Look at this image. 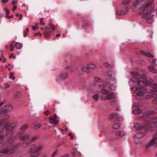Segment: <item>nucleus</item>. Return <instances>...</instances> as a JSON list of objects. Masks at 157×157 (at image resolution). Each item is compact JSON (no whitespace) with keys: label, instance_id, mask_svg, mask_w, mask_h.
<instances>
[{"label":"nucleus","instance_id":"nucleus-28","mask_svg":"<svg viewBox=\"0 0 157 157\" xmlns=\"http://www.w3.org/2000/svg\"><path fill=\"white\" fill-rule=\"evenodd\" d=\"M41 126L40 124H37L34 126L33 128L35 129H37L40 127Z\"/></svg>","mask_w":157,"mask_h":157},{"label":"nucleus","instance_id":"nucleus-61","mask_svg":"<svg viewBox=\"0 0 157 157\" xmlns=\"http://www.w3.org/2000/svg\"><path fill=\"white\" fill-rule=\"evenodd\" d=\"M60 35H61L60 34H59V33L57 34L56 35V36L57 37H59L60 36Z\"/></svg>","mask_w":157,"mask_h":157},{"label":"nucleus","instance_id":"nucleus-7","mask_svg":"<svg viewBox=\"0 0 157 157\" xmlns=\"http://www.w3.org/2000/svg\"><path fill=\"white\" fill-rule=\"evenodd\" d=\"M13 108V107L11 105H5L2 108L0 112L1 113L8 112L12 110Z\"/></svg>","mask_w":157,"mask_h":157},{"label":"nucleus","instance_id":"nucleus-62","mask_svg":"<svg viewBox=\"0 0 157 157\" xmlns=\"http://www.w3.org/2000/svg\"><path fill=\"white\" fill-rule=\"evenodd\" d=\"M42 148L41 147H37V150L38 149H39V150H40L42 149Z\"/></svg>","mask_w":157,"mask_h":157},{"label":"nucleus","instance_id":"nucleus-12","mask_svg":"<svg viewBox=\"0 0 157 157\" xmlns=\"http://www.w3.org/2000/svg\"><path fill=\"white\" fill-rule=\"evenodd\" d=\"M126 133L124 131H118L116 133V135L117 136L119 137H121L125 135Z\"/></svg>","mask_w":157,"mask_h":157},{"label":"nucleus","instance_id":"nucleus-37","mask_svg":"<svg viewBox=\"0 0 157 157\" xmlns=\"http://www.w3.org/2000/svg\"><path fill=\"white\" fill-rule=\"evenodd\" d=\"M146 56H147L148 57H149L152 58L154 57L153 55L151 54L150 53H147Z\"/></svg>","mask_w":157,"mask_h":157},{"label":"nucleus","instance_id":"nucleus-46","mask_svg":"<svg viewBox=\"0 0 157 157\" xmlns=\"http://www.w3.org/2000/svg\"><path fill=\"white\" fill-rule=\"evenodd\" d=\"M44 113L46 115H48L50 114V112L48 110L44 112Z\"/></svg>","mask_w":157,"mask_h":157},{"label":"nucleus","instance_id":"nucleus-51","mask_svg":"<svg viewBox=\"0 0 157 157\" xmlns=\"http://www.w3.org/2000/svg\"><path fill=\"white\" fill-rule=\"evenodd\" d=\"M16 8L17 6L15 5H14L12 9V11H14L16 9Z\"/></svg>","mask_w":157,"mask_h":157},{"label":"nucleus","instance_id":"nucleus-59","mask_svg":"<svg viewBox=\"0 0 157 157\" xmlns=\"http://www.w3.org/2000/svg\"><path fill=\"white\" fill-rule=\"evenodd\" d=\"M22 17H23L22 15L21 14H20L19 20H21V18H22Z\"/></svg>","mask_w":157,"mask_h":157},{"label":"nucleus","instance_id":"nucleus-10","mask_svg":"<svg viewBox=\"0 0 157 157\" xmlns=\"http://www.w3.org/2000/svg\"><path fill=\"white\" fill-rule=\"evenodd\" d=\"M68 76V75L67 72H63L59 75V78L60 79L63 80L66 79Z\"/></svg>","mask_w":157,"mask_h":157},{"label":"nucleus","instance_id":"nucleus-8","mask_svg":"<svg viewBox=\"0 0 157 157\" xmlns=\"http://www.w3.org/2000/svg\"><path fill=\"white\" fill-rule=\"evenodd\" d=\"M0 125L4 126L6 131H9L13 128V126L7 122H5L4 123L1 124Z\"/></svg>","mask_w":157,"mask_h":157},{"label":"nucleus","instance_id":"nucleus-35","mask_svg":"<svg viewBox=\"0 0 157 157\" xmlns=\"http://www.w3.org/2000/svg\"><path fill=\"white\" fill-rule=\"evenodd\" d=\"M130 0H124L122 2V4L124 5H126L130 2Z\"/></svg>","mask_w":157,"mask_h":157},{"label":"nucleus","instance_id":"nucleus-39","mask_svg":"<svg viewBox=\"0 0 157 157\" xmlns=\"http://www.w3.org/2000/svg\"><path fill=\"white\" fill-rule=\"evenodd\" d=\"M152 103L154 104L157 105V99H153L152 100Z\"/></svg>","mask_w":157,"mask_h":157},{"label":"nucleus","instance_id":"nucleus-5","mask_svg":"<svg viewBox=\"0 0 157 157\" xmlns=\"http://www.w3.org/2000/svg\"><path fill=\"white\" fill-rule=\"evenodd\" d=\"M154 144L157 145V132L153 136V138L145 145V148H148Z\"/></svg>","mask_w":157,"mask_h":157},{"label":"nucleus","instance_id":"nucleus-48","mask_svg":"<svg viewBox=\"0 0 157 157\" xmlns=\"http://www.w3.org/2000/svg\"><path fill=\"white\" fill-rule=\"evenodd\" d=\"M6 17L8 19H10L11 18H13V15H11V16H8L7 15H6Z\"/></svg>","mask_w":157,"mask_h":157},{"label":"nucleus","instance_id":"nucleus-15","mask_svg":"<svg viewBox=\"0 0 157 157\" xmlns=\"http://www.w3.org/2000/svg\"><path fill=\"white\" fill-rule=\"evenodd\" d=\"M15 46L17 49H20L22 48V44L20 43L16 42L15 44Z\"/></svg>","mask_w":157,"mask_h":157},{"label":"nucleus","instance_id":"nucleus-57","mask_svg":"<svg viewBox=\"0 0 157 157\" xmlns=\"http://www.w3.org/2000/svg\"><path fill=\"white\" fill-rule=\"evenodd\" d=\"M17 3V1L16 0H13L12 2V4H16Z\"/></svg>","mask_w":157,"mask_h":157},{"label":"nucleus","instance_id":"nucleus-58","mask_svg":"<svg viewBox=\"0 0 157 157\" xmlns=\"http://www.w3.org/2000/svg\"><path fill=\"white\" fill-rule=\"evenodd\" d=\"M24 36L25 37H26L27 36V32H26V31H24Z\"/></svg>","mask_w":157,"mask_h":157},{"label":"nucleus","instance_id":"nucleus-18","mask_svg":"<svg viewBox=\"0 0 157 157\" xmlns=\"http://www.w3.org/2000/svg\"><path fill=\"white\" fill-rule=\"evenodd\" d=\"M121 126V125L120 123H116L113 125V128L114 129H118Z\"/></svg>","mask_w":157,"mask_h":157},{"label":"nucleus","instance_id":"nucleus-63","mask_svg":"<svg viewBox=\"0 0 157 157\" xmlns=\"http://www.w3.org/2000/svg\"><path fill=\"white\" fill-rule=\"evenodd\" d=\"M72 155L73 156H75V153H74V152H72Z\"/></svg>","mask_w":157,"mask_h":157},{"label":"nucleus","instance_id":"nucleus-21","mask_svg":"<svg viewBox=\"0 0 157 157\" xmlns=\"http://www.w3.org/2000/svg\"><path fill=\"white\" fill-rule=\"evenodd\" d=\"M9 85L8 83L4 84L2 87V88L3 90H5L9 87Z\"/></svg>","mask_w":157,"mask_h":157},{"label":"nucleus","instance_id":"nucleus-13","mask_svg":"<svg viewBox=\"0 0 157 157\" xmlns=\"http://www.w3.org/2000/svg\"><path fill=\"white\" fill-rule=\"evenodd\" d=\"M21 96V94L20 92L17 91L14 94V98L17 99L20 98Z\"/></svg>","mask_w":157,"mask_h":157},{"label":"nucleus","instance_id":"nucleus-6","mask_svg":"<svg viewBox=\"0 0 157 157\" xmlns=\"http://www.w3.org/2000/svg\"><path fill=\"white\" fill-rule=\"evenodd\" d=\"M113 98V94L109 92L108 94L104 95L101 96L100 98L101 100H105L112 99Z\"/></svg>","mask_w":157,"mask_h":157},{"label":"nucleus","instance_id":"nucleus-38","mask_svg":"<svg viewBox=\"0 0 157 157\" xmlns=\"http://www.w3.org/2000/svg\"><path fill=\"white\" fill-rule=\"evenodd\" d=\"M34 36H42V34L40 32H38V33L34 34Z\"/></svg>","mask_w":157,"mask_h":157},{"label":"nucleus","instance_id":"nucleus-14","mask_svg":"<svg viewBox=\"0 0 157 157\" xmlns=\"http://www.w3.org/2000/svg\"><path fill=\"white\" fill-rule=\"evenodd\" d=\"M149 71L155 73H157V70L153 68V66H150L148 67Z\"/></svg>","mask_w":157,"mask_h":157},{"label":"nucleus","instance_id":"nucleus-33","mask_svg":"<svg viewBox=\"0 0 157 157\" xmlns=\"http://www.w3.org/2000/svg\"><path fill=\"white\" fill-rule=\"evenodd\" d=\"M94 81L96 82H101V79L97 77L95 78Z\"/></svg>","mask_w":157,"mask_h":157},{"label":"nucleus","instance_id":"nucleus-53","mask_svg":"<svg viewBox=\"0 0 157 157\" xmlns=\"http://www.w3.org/2000/svg\"><path fill=\"white\" fill-rule=\"evenodd\" d=\"M50 26L51 28L50 29H52V30H53V31H54L55 30L54 27L53 25H51V26Z\"/></svg>","mask_w":157,"mask_h":157},{"label":"nucleus","instance_id":"nucleus-47","mask_svg":"<svg viewBox=\"0 0 157 157\" xmlns=\"http://www.w3.org/2000/svg\"><path fill=\"white\" fill-rule=\"evenodd\" d=\"M23 140L27 139V136L26 135H24L21 137Z\"/></svg>","mask_w":157,"mask_h":157},{"label":"nucleus","instance_id":"nucleus-45","mask_svg":"<svg viewBox=\"0 0 157 157\" xmlns=\"http://www.w3.org/2000/svg\"><path fill=\"white\" fill-rule=\"evenodd\" d=\"M27 125H24L22 127L21 129H22V131L21 132V133H23V130L24 129L27 128Z\"/></svg>","mask_w":157,"mask_h":157},{"label":"nucleus","instance_id":"nucleus-34","mask_svg":"<svg viewBox=\"0 0 157 157\" xmlns=\"http://www.w3.org/2000/svg\"><path fill=\"white\" fill-rule=\"evenodd\" d=\"M131 74L133 76H137L139 73L137 72H131Z\"/></svg>","mask_w":157,"mask_h":157},{"label":"nucleus","instance_id":"nucleus-32","mask_svg":"<svg viewBox=\"0 0 157 157\" xmlns=\"http://www.w3.org/2000/svg\"><path fill=\"white\" fill-rule=\"evenodd\" d=\"M93 98L94 100L97 101L98 99V96L97 94H95L93 96Z\"/></svg>","mask_w":157,"mask_h":157},{"label":"nucleus","instance_id":"nucleus-36","mask_svg":"<svg viewBox=\"0 0 157 157\" xmlns=\"http://www.w3.org/2000/svg\"><path fill=\"white\" fill-rule=\"evenodd\" d=\"M10 51H13V49H14V46H13V44H10Z\"/></svg>","mask_w":157,"mask_h":157},{"label":"nucleus","instance_id":"nucleus-56","mask_svg":"<svg viewBox=\"0 0 157 157\" xmlns=\"http://www.w3.org/2000/svg\"><path fill=\"white\" fill-rule=\"evenodd\" d=\"M9 0H2V2L4 3H6Z\"/></svg>","mask_w":157,"mask_h":157},{"label":"nucleus","instance_id":"nucleus-3","mask_svg":"<svg viewBox=\"0 0 157 157\" xmlns=\"http://www.w3.org/2000/svg\"><path fill=\"white\" fill-rule=\"evenodd\" d=\"M112 78L110 77H108V78H107L106 80V82L105 83H104V82H101L99 85V88L101 89L100 90V92L104 95L106 94H108V93L109 92L107 90H105L104 89V88L105 86H106L108 85V84L111 83H112V82L111 81L112 80Z\"/></svg>","mask_w":157,"mask_h":157},{"label":"nucleus","instance_id":"nucleus-22","mask_svg":"<svg viewBox=\"0 0 157 157\" xmlns=\"http://www.w3.org/2000/svg\"><path fill=\"white\" fill-rule=\"evenodd\" d=\"M131 80L133 82H138L139 81V79L136 77H132L131 78Z\"/></svg>","mask_w":157,"mask_h":157},{"label":"nucleus","instance_id":"nucleus-26","mask_svg":"<svg viewBox=\"0 0 157 157\" xmlns=\"http://www.w3.org/2000/svg\"><path fill=\"white\" fill-rule=\"evenodd\" d=\"M82 70L83 71L86 72L88 71L89 70V68L87 66L83 67L82 68Z\"/></svg>","mask_w":157,"mask_h":157},{"label":"nucleus","instance_id":"nucleus-41","mask_svg":"<svg viewBox=\"0 0 157 157\" xmlns=\"http://www.w3.org/2000/svg\"><path fill=\"white\" fill-rule=\"evenodd\" d=\"M156 61H157V59H153L152 61V63L154 64L157 65V64L155 63H156Z\"/></svg>","mask_w":157,"mask_h":157},{"label":"nucleus","instance_id":"nucleus-17","mask_svg":"<svg viewBox=\"0 0 157 157\" xmlns=\"http://www.w3.org/2000/svg\"><path fill=\"white\" fill-rule=\"evenodd\" d=\"M39 155L38 152L35 151L34 152L32 153L30 155V157H37Z\"/></svg>","mask_w":157,"mask_h":157},{"label":"nucleus","instance_id":"nucleus-9","mask_svg":"<svg viewBox=\"0 0 157 157\" xmlns=\"http://www.w3.org/2000/svg\"><path fill=\"white\" fill-rule=\"evenodd\" d=\"M57 117L56 114H55L53 117H49L50 124H57L59 122V121L57 120Z\"/></svg>","mask_w":157,"mask_h":157},{"label":"nucleus","instance_id":"nucleus-49","mask_svg":"<svg viewBox=\"0 0 157 157\" xmlns=\"http://www.w3.org/2000/svg\"><path fill=\"white\" fill-rule=\"evenodd\" d=\"M108 87L109 88V89L111 90H114L115 89V87L114 86H113V87H112L110 86H109Z\"/></svg>","mask_w":157,"mask_h":157},{"label":"nucleus","instance_id":"nucleus-27","mask_svg":"<svg viewBox=\"0 0 157 157\" xmlns=\"http://www.w3.org/2000/svg\"><path fill=\"white\" fill-rule=\"evenodd\" d=\"M139 4V3L138 2H136L134 3V7H133V10L134 11H136V10H135L134 9V8H136V6H138Z\"/></svg>","mask_w":157,"mask_h":157},{"label":"nucleus","instance_id":"nucleus-16","mask_svg":"<svg viewBox=\"0 0 157 157\" xmlns=\"http://www.w3.org/2000/svg\"><path fill=\"white\" fill-rule=\"evenodd\" d=\"M138 85L142 86H145L147 85V83L144 81H139L137 82Z\"/></svg>","mask_w":157,"mask_h":157},{"label":"nucleus","instance_id":"nucleus-23","mask_svg":"<svg viewBox=\"0 0 157 157\" xmlns=\"http://www.w3.org/2000/svg\"><path fill=\"white\" fill-rule=\"evenodd\" d=\"M141 111L139 109H136L133 111V113L135 114H138L141 112Z\"/></svg>","mask_w":157,"mask_h":157},{"label":"nucleus","instance_id":"nucleus-29","mask_svg":"<svg viewBox=\"0 0 157 157\" xmlns=\"http://www.w3.org/2000/svg\"><path fill=\"white\" fill-rule=\"evenodd\" d=\"M44 20V18L43 17L41 18L40 19V25H45V22H43V21Z\"/></svg>","mask_w":157,"mask_h":157},{"label":"nucleus","instance_id":"nucleus-54","mask_svg":"<svg viewBox=\"0 0 157 157\" xmlns=\"http://www.w3.org/2000/svg\"><path fill=\"white\" fill-rule=\"evenodd\" d=\"M69 135L71 137V139H73V136L72 133H69Z\"/></svg>","mask_w":157,"mask_h":157},{"label":"nucleus","instance_id":"nucleus-60","mask_svg":"<svg viewBox=\"0 0 157 157\" xmlns=\"http://www.w3.org/2000/svg\"><path fill=\"white\" fill-rule=\"evenodd\" d=\"M36 137H33V138H32V139L31 140L32 141H34L36 139Z\"/></svg>","mask_w":157,"mask_h":157},{"label":"nucleus","instance_id":"nucleus-40","mask_svg":"<svg viewBox=\"0 0 157 157\" xmlns=\"http://www.w3.org/2000/svg\"><path fill=\"white\" fill-rule=\"evenodd\" d=\"M32 29L34 30H35L39 29L38 27L37 26H32Z\"/></svg>","mask_w":157,"mask_h":157},{"label":"nucleus","instance_id":"nucleus-31","mask_svg":"<svg viewBox=\"0 0 157 157\" xmlns=\"http://www.w3.org/2000/svg\"><path fill=\"white\" fill-rule=\"evenodd\" d=\"M151 97L154 98V99H157V94L155 93H152L151 94Z\"/></svg>","mask_w":157,"mask_h":157},{"label":"nucleus","instance_id":"nucleus-30","mask_svg":"<svg viewBox=\"0 0 157 157\" xmlns=\"http://www.w3.org/2000/svg\"><path fill=\"white\" fill-rule=\"evenodd\" d=\"M10 78H12L13 79H14L15 78V77L13 76L14 73L12 72H10Z\"/></svg>","mask_w":157,"mask_h":157},{"label":"nucleus","instance_id":"nucleus-55","mask_svg":"<svg viewBox=\"0 0 157 157\" xmlns=\"http://www.w3.org/2000/svg\"><path fill=\"white\" fill-rule=\"evenodd\" d=\"M140 52L141 54H142V55H146V54H147V53H146L144 51H141Z\"/></svg>","mask_w":157,"mask_h":157},{"label":"nucleus","instance_id":"nucleus-64","mask_svg":"<svg viewBox=\"0 0 157 157\" xmlns=\"http://www.w3.org/2000/svg\"><path fill=\"white\" fill-rule=\"evenodd\" d=\"M61 157H69V155H65L62 156Z\"/></svg>","mask_w":157,"mask_h":157},{"label":"nucleus","instance_id":"nucleus-11","mask_svg":"<svg viewBox=\"0 0 157 157\" xmlns=\"http://www.w3.org/2000/svg\"><path fill=\"white\" fill-rule=\"evenodd\" d=\"M145 135V134L141 132H138L136 133L134 136V137L136 139H140Z\"/></svg>","mask_w":157,"mask_h":157},{"label":"nucleus","instance_id":"nucleus-1","mask_svg":"<svg viewBox=\"0 0 157 157\" xmlns=\"http://www.w3.org/2000/svg\"><path fill=\"white\" fill-rule=\"evenodd\" d=\"M149 120H146L144 122L142 127L140 126V125L137 123H133L131 124V127L132 128L136 129L139 130L140 128H143L145 129H149V126L155 127H157V118H155L151 121V123H148Z\"/></svg>","mask_w":157,"mask_h":157},{"label":"nucleus","instance_id":"nucleus-19","mask_svg":"<svg viewBox=\"0 0 157 157\" xmlns=\"http://www.w3.org/2000/svg\"><path fill=\"white\" fill-rule=\"evenodd\" d=\"M117 116V114L116 113H113L109 115V118L111 119L116 118Z\"/></svg>","mask_w":157,"mask_h":157},{"label":"nucleus","instance_id":"nucleus-43","mask_svg":"<svg viewBox=\"0 0 157 157\" xmlns=\"http://www.w3.org/2000/svg\"><path fill=\"white\" fill-rule=\"evenodd\" d=\"M148 117H149V116H147V115H144V116L143 117H141L140 118V120H141L142 119H144V118H148Z\"/></svg>","mask_w":157,"mask_h":157},{"label":"nucleus","instance_id":"nucleus-42","mask_svg":"<svg viewBox=\"0 0 157 157\" xmlns=\"http://www.w3.org/2000/svg\"><path fill=\"white\" fill-rule=\"evenodd\" d=\"M2 153H7V154H10L12 153V152H9L8 151H4L2 152Z\"/></svg>","mask_w":157,"mask_h":157},{"label":"nucleus","instance_id":"nucleus-2","mask_svg":"<svg viewBox=\"0 0 157 157\" xmlns=\"http://www.w3.org/2000/svg\"><path fill=\"white\" fill-rule=\"evenodd\" d=\"M142 11L141 14L143 17L147 19V22L150 24H151L153 21L151 18L153 14L152 11L150 8V5H146L143 7Z\"/></svg>","mask_w":157,"mask_h":157},{"label":"nucleus","instance_id":"nucleus-24","mask_svg":"<svg viewBox=\"0 0 157 157\" xmlns=\"http://www.w3.org/2000/svg\"><path fill=\"white\" fill-rule=\"evenodd\" d=\"M46 32L48 33H53L54 31L52 30V29H51L49 28H47L46 29Z\"/></svg>","mask_w":157,"mask_h":157},{"label":"nucleus","instance_id":"nucleus-50","mask_svg":"<svg viewBox=\"0 0 157 157\" xmlns=\"http://www.w3.org/2000/svg\"><path fill=\"white\" fill-rule=\"evenodd\" d=\"M5 10L6 11V15H8L9 13V10L8 9H7V8H5Z\"/></svg>","mask_w":157,"mask_h":157},{"label":"nucleus","instance_id":"nucleus-20","mask_svg":"<svg viewBox=\"0 0 157 157\" xmlns=\"http://www.w3.org/2000/svg\"><path fill=\"white\" fill-rule=\"evenodd\" d=\"M87 66L89 69H93L95 67V65L93 63H89L87 64Z\"/></svg>","mask_w":157,"mask_h":157},{"label":"nucleus","instance_id":"nucleus-4","mask_svg":"<svg viewBox=\"0 0 157 157\" xmlns=\"http://www.w3.org/2000/svg\"><path fill=\"white\" fill-rule=\"evenodd\" d=\"M132 90L134 91H139L136 94V96L138 98H143L144 95L147 92L146 89L144 87H133L132 88Z\"/></svg>","mask_w":157,"mask_h":157},{"label":"nucleus","instance_id":"nucleus-44","mask_svg":"<svg viewBox=\"0 0 157 157\" xmlns=\"http://www.w3.org/2000/svg\"><path fill=\"white\" fill-rule=\"evenodd\" d=\"M36 147V146L35 145H32L30 147V149L32 150H33Z\"/></svg>","mask_w":157,"mask_h":157},{"label":"nucleus","instance_id":"nucleus-25","mask_svg":"<svg viewBox=\"0 0 157 157\" xmlns=\"http://www.w3.org/2000/svg\"><path fill=\"white\" fill-rule=\"evenodd\" d=\"M104 65L106 67H108L109 68H112L113 67V66L112 65L109 64L106 62H105L103 63Z\"/></svg>","mask_w":157,"mask_h":157},{"label":"nucleus","instance_id":"nucleus-52","mask_svg":"<svg viewBox=\"0 0 157 157\" xmlns=\"http://www.w3.org/2000/svg\"><path fill=\"white\" fill-rule=\"evenodd\" d=\"M139 77L140 78L144 79L145 77V75H144L141 74L140 75Z\"/></svg>","mask_w":157,"mask_h":157}]
</instances>
